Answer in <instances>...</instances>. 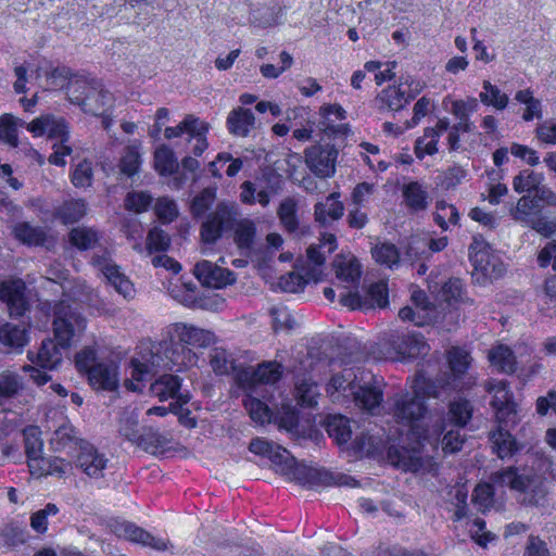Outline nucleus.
<instances>
[{
    "mask_svg": "<svg viewBox=\"0 0 556 556\" xmlns=\"http://www.w3.org/2000/svg\"><path fill=\"white\" fill-rule=\"evenodd\" d=\"M357 381L351 399L357 407L372 414L383 401V379L365 369Z\"/></svg>",
    "mask_w": 556,
    "mask_h": 556,
    "instance_id": "8",
    "label": "nucleus"
},
{
    "mask_svg": "<svg viewBox=\"0 0 556 556\" xmlns=\"http://www.w3.org/2000/svg\"><path fill=\"white\" fill-rule=\"evenodd\" d=\"M538 206L539 204L534 195L532 198L523 195L518 200L517 204L510 208V215L514 220L528 225L531 219V212Z\"/></svg>",
    "mask_w": 556,
    "mask_h": 556,
    "instance_id": "61",
    "label": "nucleus"
},
{
    "mask_svg": "<svg viewBox=\"0 0 556 556\" xmlns=\"http://www.w3.org/2000/svg\"><path fill=\"white\" fill-rule=\"evenodd\" d=\"M181 380L175 375H163L151 386L152 392L160 401H166L168 399H175L176 403L170 404L169 409L176 412L177 404L179 407L189 402L190 396L188 393L184 394L180 392Z\"/></svg>",
    "mask_w": 556,
    "mask_h": 556,
    "instance_id": "24",
    "label": "nucleus"
},
{
    "mask_svg": "<svg viewBox=\"0 0 556 556\" xmlns=\"http://www.w3.org/2000/svg\"><path fill=\"white\" fill-rule=\"evenodd\" d=\"M494 491L492 483L478 484L472 493V503L481 513H485L493 505Z\"/></svg>",
    "mask_w": 556,
    "mask_h": 556,
    "instance_id": "63",
    "label": "nucleus"
},
{
    "mask_svg": "<svg viewBox=\"0 0 556 556\" xmlns=\"http://www.w3.org/2000/svg\"><path fill=\"white\" fill-rule=\"evenodd\" d=\"M71 180L76 188H88L92 185L93 168L92 163L88 160H83L76 164L71 174Z\"/></svg>",
    "mask_w": 556,
    "mask_h": 556,
    "instance_id": "59",
    "label": "nucleus"
},
{
    "mask_svg": "<svg viewBox=\"0 0 556 556\" xmlns=\"http://www.w3.org/2000/svg\"><path fill=\"white\" fill-rule=\"evenodd\" d=\"M386 457L392 466L404 471L430 470L432 466L431 458L425 457L417 447L408 450L404 446L390 445L387 448Z\"/></svg>",
    "mask_w": 556,
    "mask_h": 556,
    "instance_id": "14",
    "label": "nucleus"
},
{
    "mask_svg": "<svg viewBox=\"0 0 556 556\" xmlns=\"http://www.w3.org/2000/svg\"><path fill=\"white\" fill-rule=\"evenodd\" d=\"M91 264L97 267L114 289L125 299H130L135 294L132 282L119 270V267L112 261L109 250L103 249L94 253L91 257Z\"/></svg>",
    "mask_w": 556,
    "mask_h": 556,
    "instance_id": "11",
    "label": "nucleus"
},
{
    "mask_svg": "<svg viewBox=\"0 0 556 556\" xmlns=\"http://www.w3.org/2000/svg\"><path fill=\"white\" fill-rule=\"evenodd\" d=\"M13 232L16 239L29 245H40L46 240V232L42 228L35 227L26 222L16 224Z\"/></svg>",
    "mask_w": 556,
    "mask_h": 556,
    "instance_id": "47",
    "label": "nucleus"
},
{
    "mask_svg": "<svg viewBox=\"0 0 556 556\" xmlns=\"http://www.w3.org/2000/svg\"><path fill=\"white\" fill-rule=\"evenodd\" d=\"M410 391L400 392L392 397V415L400 425L413 427L428 410L426 399H443L442 391L432 379L417 374L410 382Z\"/></svg>",
    "mask_w": 556,
    "mask_h": 556,
    "instance_id": "1",
    "label": "nucleus"
},
{
    "mask_svg": "<svg viewBox=\"0 0 556 556\" xmlns=\"http://www.w3.org/2000/svg\"><path fill=\"white\" fill-rule=\"evenodd\" d=\"M543 179V174L535 173L531 169H525L514 177L513 188L518 193L535 192Z\"/></svg>",
    "mask_w": 556,
    "mask_h": 556,
    "instance_id": "49",
    "label": "nucleus"
},
{
    "mask_svg": "<svg viewBox=\"0 0 556 556\" xmlns=\"http://www.w3.org/2000/svg\"><path fill=\"white\" fill-rule=\"evenodd\" d=\"M27 129L35 136L47 135L50 139H56L59 143L67 142L70 137L65 119L53 115H43L35 118L28 124Z\"/></svg>",
    "mask_w": 556,
    "mask_h": 556,
    "instance_id": "23",
    "label": "nucleus"
},
{
    "mask_svg": "<svg viewBox=\"0 0 556 556\" xmlns=\"http://www.w3.org/2000/svg\"><path fill=\"white\" fill-rule=\"evenodd\" d=\"M372 257L377 263L389 268H394L400 264V252L393 243L377 244L371 249Z\"/></svg>",
    "mask_w": 556,
    "mask_h": 556,
    "instance_id": "51",
    "label": "nucleus"
},
{
    "mask_svg": "<svg viewBox=\"0 0 556 556\" xmlns=\"http://www.w3.org/2000/svg\"><path fill=\"white\" fill-rule=\"evenodd\" d=\"M141 429L139 427V414L136 409L126 408L119 417L118 433L127 441L136 444Z\"/></svg>",
    "mask_w": 556,
    "mask_h": 556,
    "instance_id": "43",
    "label": "nucleus"
},
{
    "mask_svg": "<svg viewBox=\"0 0 556 556\" xmlns=\"http://www.w3.org/2000/svg\"><path fill=\"white\" fill-rule=\"evenodd\" d=\"M255 116L249 109L241 106L233 109L227 117V127L230 134L238 137H247L254 128Z\"/></svg>",
    "mask_w": 556,
    "mask_h": 556,
    "instance_id": "30",
    "label": "nucleus"
},
{
    "mask_svg": "<svg viewBox=\"0 0 556 556\" xmlns=\"http://www.w3.org/2000/svg\"><path fill=\"white\" fill-rule=\"evenodd\" d=\"M233 241L240 250H251L256 237V225L253 220L243 218L235 222Z\"/></svg>",
    "mask_w": 556,
    "mask_h": 556,
    "instance_id": "42",
    "label": "nucleus"
},
{
    "mask_svg": "<svg viewBox=\"0 0 556 556\" xmlns=\"http://www.w3.org/2000/svg\"><path fill=\"white\" fill-rule=\"evenodd\" d=\"M296 211V201L293 198L282 200L277 210L280 223L289 232H294L299 227Z\"/></svg>",
    "mask_w": 556,
    "mask_h": 556,
    "instance_id": "55",
    "label": "nucleus"
},
{
    "mask_svg": "<svg viewBox=\"0 0 556 556\" xmlns=\"http://www.w3.org/2000/svg\"><path fill=\"white\" fill-rule=\"evenodd\" d=\"M273 317V327L277 330H291L295 327L296 321L291 312L282 305L273 306L269 311Z\"/></svg>",
    "mask_w": 556,
    "mask_h": 556,
    "instance_id": "64",
    "label": "nucleus"
},
{
    "mask_svg": "<svg viewBox=\"0 0 556 556\" xmlns=\"http://www.w3.org/2000/svg\"><path fill=\"white\" fill-rule=\"evenodd\" d=\"M193 273L203 286L215 289L226 287L236 280L232 271L219 267L210 261H201L197 263Z\"/></svg>",
    "mask_w": 556,
    "mask_h": 556,
    "instance_id": "22",
    "label": "nucleus"
},
{
    "mask_svg": "<svg viewBox=\"0 0 556 556\" xmlns=\"http://www.w3.org/2000/svg\"><path fill=\"white\" fill-rule=\"evenodd\" d=\"M338 150L331 144H314L305 150V163L318 177H330L336 172Z\"/></svg>",
    "mask_w": 556,
    "mask_h": 556,
    "instance_id": "15",
    "label": "nucleus"
},
{
    "mask_svg": "<svg viewBox=\"0 0 556 556\" xmlns=\"http://www.w3.org/2000/svg\"><path fill=\"white\" fill-rule=\"evenodd\" d=\"M210 364L212 369L217 375H229L232 372L235 375V380L237 381V371L243 368L242 366H238L236 364V359L232 354L222 348H215L210 353Z\"/></svg>",
    "mask_w": 556,
    "mask_h": 556,
    "instance_id": "36",
    "label": "nucleus"
},
{
    "mask_svg": "<svg viewBox=\"0 0 556 556\" xmlns=\"http://www.w3.org/2000/svg\"><path fill=\"white\" fill-rule=\"evenodd\" d=\"M109 458L105 454L100 453L89 442H81L80 448L75 455V466L84 473L93 479L104 477V470L108 466Z\"/></svg>",
    "mask_w": 556,
    "mask_h": 556,
    "instance_id": "17",
    "label": "nucleus"
},
{
    "mask_svg": "<svg viewBox=\"0 0 556 556\" xmlns=\"http://www.w3.org/2000/svg\"><path fill=\"white\" fill-rule=\"evenodd\" d=\"M62 349L63 348L59 344V341L55 342L51 339H47L41 342L36 355L28 352L27 357L31 363L38 365L40 368L53 370L63 359Z\"/></svg>",
    "mask_w": 556,
    "mask_h": 556,
    "instance_id": "25",
    "label": "nucleus"
},
{
    "mask_svg": "<svg viewBox=\"0 0 556 556\" xmlns=\"http://www.w3.org/2000/svg\"><path fill=\"white\" fill-rule=\"evenodd\" d=\"M208 124L193 115H187L176 127H166L164 135L166 139H173L187 134L189 141L194 140L192 153L195 156L202 155L207 148L206 134Z\"/></svg>",
    "mask_w": 556,
    "mask_h": 556,
    "instance_id": "13",
    "label": "nucleus"
},
{
    "mask_svg": "<svg viewBox=\"0 0 556 556\" xmlns=\"http://www.w3.org/2000/svg\"><path fill=\"white\" fill-rule=\"evenodd\" d=\"M163 358L160 354L147 351L139 357L130 361V378L126 379L125 387L132 392H141L142 382L151 380L161 367Z\"/></svg>",
    "mask_w": 556,
    "mask_h": 556,
    "instance_id": "10",
    "label": "nucleus"
},
{
    "mask_svg": "<svg viewBox=\"0 0 556 556\" xmlns=\"http://www.w3.org/2000/svg\"><path fill=\"white\" fill-rule=\"evenodd\" d=\"M339 193L333 192L326 198L325 202L315 204V220L320 226H328L332 222L339 220L344 213V205L339 200Z\"/></svg>",
    "mask_w": 556,
    "mask_h": 556,
    "instance_id": "27",
    "label": "nucleus"
},
{
    "mask_svg": "<svg viewBox=\"0 0 556 556\" xmlns=\"http://www.w3.org/2000/svg\"><path fill=\"white\" fill-rule=\"evenodd\" d=\"M361 367H345L341 372L334 374L328 386L327 392L332 402H343L345 399H351L353 391L357 387L358 378L361 377Z\"/></svg>",
    "mask_w": 556,
    "mask_h": 556,
    "instance_id": "18",
    "label": "nucleus"
},
{
    "mask_svg": "<svg viewBox=\"0 0 556 556\" xmlns=\"http://www.w3.org/2000/svg\"><path fill=\"white\" fill-rule=\"evenodd\" d=\"M141 165L140 153L135 146L125 148V152L119 161L121 173L127 177H132L139 172Z\"/></svg>",
    "mask_w": 556,
    "mask_h": 556,
    "instance_id": "60",
    "label": "nucleus"
},
{
    "mask_svg": "<svg viewBox=\"0 0 556 556\" xmlns=\"http://www.w3.org/2000/svg\"><path fill=\"white\" fill-rule=\"evenodd\" d=\"M88 380L93 388L112 391L117 388V366L114 363H98L90 369Z\"/></svg>",
    "mask_w": 556,
    "mask_h": 556,
    "instance_id": "28",
    "label": "nucleus"
},
{
    "mask_svg": "<svg viewBox=\"0 0 556 556\" xmlns=\"http://www.w3.org/2000/svg\"><path fill=\"white\" fill-rule=\"evenodd\" d=\"M435 224L444 231L448 230V224L457 225L459 214L457 208L445 201H438L433 213Z\"/></svg>",
    "mask_w": 556,
    "mask_h": 556,
    "instance_id": "54",
    "label": "nucleus"
},
{
    "mask_svg": "<svg viewBox=\"0 0 556 556\" xmlns=\"http://www.w3.org/2000/svg\"><path fill=\"white\" fill-rule=\"evenodd\" d=\"M482 88L483 91L480 92L479 98L484 105L493 106L500 111L506 109L509 98L506 93L502 92L497 86L491 84L489 80H484Z\"/></svg>",
    "mask_w": 556,
    "mask_h": 556,
    "instance_id": "45",
    "label": "nucleus"
},
{
    "mask_svg": "<svg viewBox=\"0 0 556 556\" xmlns=\"http://www.w3.org/2000/svg\"><path fill=\"white\" fill-rule=\"evenodd\" d=\"M86 319L70 305L60 302L54 306L53 330L62 348H68L72 340L84 332Z\"/></svg>",
    "mask_w": 556,
    "mask_h": 556,
    "instance_id": "7",
    "label": "nucleus"
},
{
    "mask_svg": "<svg viewBox=\"0 0 556 556\" xmlns=\"http://www.w3.org/2000/svg\"><path fill=\"white\" fill-rule=\"evenodd\" d=\"M317 268L303 267L301 271H291L279 279V287L286 292H298L303 290L304 286L313 280L318 282Z\"/></svg>",
    "mask_w": 556,
    "mask_h": 556,
    "instance_id": "33",
    "label": "nucleus"
},
{
    "mask_svg": "<svg viewBox=\"0 0 556 556\" xmlns=\"http://www.w3.org/2000/svg\"><path fill=\"white\" fill-rule=\"evenodd\" d=\"M98 80L85 76L70 77L66 93L70 101L81 108L85 113L99 111L97 104L91 103V94H96Z\"/></svg>",
    "mask_w": 556,
    "mask_h": 556,
    "instance_id": "16",
    "label": "nucleus"
},
{
    "mask_svg": "<svg viewBox=\"0 0 556 556\" xmlns=\"http://www.w3.org/2000/svg\"><path fill=\"white\" fill-rule=\"evenodd\" d=\"M282 376V366L277 362H264L256 367L247 366L237 371V383L247 392H256L263 384H274Z\"/></svg>",
    "mask_w": 556,
    "mask_h": 556,
    "instance_id": "9",
    "label": "nucleus"
},
{
    "mask_svg": "<svg viewBox=\"0 0 556 556\" xmlns=\"http://www.w3.org/2000/svg\"><path fill=\"white\" fill-rule=\"evenodd\" d=\"M469 258L473 266L472 277L480 285L496 280L505 273L504 263L482 236H473Z\"/></svg>",
    "mask_w": 556,
    "mask_h": 556,
    "instance_id": "4",
    "label": "nucleus"
},
{
    "mask_svg": "<svg viewBox=\"0 0 556 556\" xmlns=\"http://www.w3.org/2000/svg\"><path fill=\"white\" fill-rule=\"evenodd\" d=\"M25 452L28 458V466L31 472L39 465L42 457L43 442L38 428L31 427L24 431Z\"/></svg>",
    "mask_w": 556,
    "mask_h": 556,
    "instance_id": "40",
    "label": "nucleus"
},
{
    "mask_svg": "<svg viewBox=\"0 0 556 556\" xmlns=\"http://www.w3.org/2000/svg\"><path fill=\"white\" fill-rule=\"evenodd\" d=\"M441 134L435 128L428 127L424 131V136L419 137L415 143V154L421 160L426 154L433 155L438 152V141Z\"/></svg>",
    "mask_w": 556,
    "mask_h": 556,
    "instance_id": "52",
    "label": "nucleus"
},
{
    "mask_svg": "<svg viewBox=\"0 0 556 556\" xmlns=\"http://www.w3.org/2000/svg\"><path fill=\"white\" fill-rule=\"evenodd\" d=\"M334 267L337 278L344 282L355 283L361 277V265L355 258L336 261Z\"/></svg>",
    "mask_w": 556,
    "mask_h": 556,
    "instance_id": "58",
    "label": "nucleus"
},
{
    "mask_svg": "<svg viewBox=\"0 0 556 556\" xmlns=\"http://www.w3.org/2000/svg\"><path fill=\"white\" fill-rule=\"evenodd\" d=\"M249 450L254 454L267 456L283 475H289L293 469L294 458L280 445L256 438L250 442Z\"/></svg>",
    "mask_w": 556,
    "mask_h": 556,
    "instance_id": "19",
    "label": "nucleus"
},
{
    "mask_svg": "<svg viewBox=\"0 0 556 556\" xmlns=\"http://www.w3.org/2000/svg\"><path fill=\"white\" fill-rule=\"evenodd\" d=\"M175 336L184 344L182 351H185V345L205 348L214 341L213 332L187 324H176Z\"/></svg>",
    "mask_w": 556,
    "mask_h": 556,
    "instance_id": "26",
    "label": "nucleus"
},
{
    "mask_svg": "<svg viewBox=\"0 0 556 556\" xmlns=\"http://www.w3.org/2000/svg\"><path fill=\"white\" fill-rule=\"evenodd\" d=\"M337 248V239L334 235L325 233L318 245H311L307 249V261L313 264L312 268H317L319 280L321 279V266L326 260V253H332Z\"/></svg>",
    "mask_w": 556,
    "mask_h": 556,
    "instance_id": "32",
    "label": "nucleus"
},
{
    "mask_svg": "<svg viewBox=\"0 0 556 556\" xmlns=\"http://www.w3.org/2000/svg\"><path fill=\"white\" fill-rule=\"evenodd\" d=\"M318 387L311 378H298L295 382V399L302 406L313 407L317 404Z\"/></svg>",
    "mask_w": 556,
    "mask_h": 556,
    "instance_id": "46",
    "label": "nucleus"
},
{
    "mask_svg": "<svg viewBox=\"0 0 556 556\" xmlns=\"http://www.w3.org/2000/svg\"><path fill=\"white\" fill-rule=\"evenodd\" d=\"M402 193L404 202L410 211L420 212L428 207V192L418 181L405 184L402 187Z\"/></svg>",
    "mask_w": 556,
    "mask_h": 556,
    "instance_id": "37",
    "label": "nucleus"
},
{
    "mask_svg": "<svg viewBox=\"0 0 556 556\" xmlns=\"http://www.w3.org/2000/svg\"><path fill=\"white\" fill-rule=\"evenodd\" d=\"M115 532L118 536H123L126 540L141 544L143 546H149L155 551L163 552L172 547L169 540L154 536L147 532L144 529L128 521L118 523L115 528Z\"/></svg>",
    "mask_w": 556,
    "mask_h": 556,
    "instance_id": "21",
    "label": "nucleus"
},
{
    "mask_svg": "<svg viewBox=\"0 0 556 556\" xmlns=\"http://www.w3.org/2000/svg\"><path fill=\"white\" fill-rule=\"evenodd\" d=\"M167 443L168 439L157 430L151 427H142L139 439L135 445L144 451L153 452L154 450L166 446Z\"/></svg>",
    "mask_w": 556,
    "mask_h": 556,
    "instance_id": "57",
    "label": "nucleus"
},
{
    "mask_svg": "<svg viewBox=\"0 0 556 556\" xmlns=\"http://www.w3.org/2000/svg\"><path fill=\"white\" fill-rule=\"evenodd\" d=\"M28 342L24 326L5 323L0 326V343L10 350L21 351Z\"/></svg>",
    "mask_w": 556,
    "mask_h": 556,
    "instance_id": "34",
    "label": "nucleus"
},
{
    "mask_svg": "<svg viewBox=\"0 0 556 556\" xmlns=\"http://www.w3.org/2000/svg\"><path fill=\"white\" fill-rule=\"evenodd\" d=\"M484 389L488 393L493 394L491 404L496 410L500 424H515L517 410L508 382L492 379L485 382Z\"/></svg>",
    "mask_w": 556,
    "mask_h": 556,
    "instance_id": "12",
    "label": "nucleus"
},
{
    "mask_svg": "<svg viewBox=\"0 0 556 556\" xmlns=\"http://www.w3.org/2000/svg\"><path fill=\"white\" fill-rule=\"evenodd\" d=\"M492 448L501 459L511 457L519 450L516 440L508 430L498 427L497 431L491 433Z\"/></svg>",
    "mask_w": 556,
    "mask_h": 556,
    "instance_id": "39",
    "label": "nucleus"
},
{
    "mask_svg": "<svg viewBox=\"0 0 556 556\" xmlns=\"http://www.w3.org/2000/svg\"><path fill=\"white\" fill-rule=\"evenodd\" d=\"M489 361L493 367L504 374L516 371L517 362L514 352L506 345L498 344L489 351Z\"/></svg>",
    "mask_w": 556,
    "mask_h": 556,
    "instance_id": "38",
    "label": "nucleus"
},
{
    "mask_svg": "<svg viewBox=\"0 0 556 556\" xmlns=\"http://www.w3.org/2000/svg\"><path fill=\"white\" fill-rule=\"evenodd\" d=\"M386 358L402 361L426 355L430 348L425 338L416 332H391L380 342Z\"/></svg>",
    "mask_w": 556,
    "mask_h": 556,
    "instance_id": "5",
    "label": "nucleus"
},
{
    "mask_svg": "<svg viewBox=\"0 0 556 556\" xmlns=\"http://www.w3.org/2000/svg\"><path fill=\"white\" fill-rule=\"evenodd\" d=\"M376 101L380 110L387 109L390 111H400L409 102L406 89L402 88L401 84L384 88L377 96Z\"/></svg>",
    "mask_w": 556,
    "mask_h": 556,
    "instance_id": "35",
    "label": "nucleus"
},
{
    "mask_svg": "<svg viewBox=\"0 0 556 556\" xmlns=\"http://www.w3.org/2000/svg\"><path fill=\"white\" fill-rule=\"evenodd\" d=\"M490 482L496 486H508L510 490L520 493V502L526 506H544L546 503L547 489L543 476L533 470L520 471L519 468L509 466L492 472Z\"/></svg>",
    "mask_w": 556,
    "mask_h": 556,
    "instance_id": "2",
    "label": "nucleus"
},
{
    "mask_svg": "<svg viewBox=\"0 0 556 556\" xmlns=\"http://www.w3.org/2000/svg\"><path fill=\"white\" fill-rule=\"evenodd\" d=\"M60 513L59 507L53 503H48L43 508L36 510L30 515V528L37 534H45L48 531L49 518L55 517Z\"/></svg>",
    "mask_w": 556,
    "mask_h": 556,
    "instance_id": "50",
    "label": "nucleus"
},
{
    "mask_svg": "<svg viewBox=\"0 0 556 556\" xmlns=\"http://www.w3.org/2000/svg\"><path fill=\"white\" fill-rule=\"evenodd\" d=\"M238 211L236 205L218 203L214 211L210 212L200 228L201 240L206 244L216 243L224 231L232 229Z\"/></svg>",
    "mask_w": 556,
    "mask_h": 556,
    "instance_id": "6",
    "label": "nucleus"
},
{
    "mask_svg": "<svg viewBox=\"0 0 556 556\" xmlns=\"http://www.w3.org/2000/svg\"><path fill=\"white\" fill-rule=\"evenodd\" d=\"M87 213V203L83 199L70 200L59 208V217L64 224H74Z\"/></svg>",
    "mask_w": 556,
    "mask_h": 556,
    "instance_id": "56",
    "label": "nucleus"
},
{
    "mask_svg": "<svg viewBox=\"0 0 556 556\" xmlns=\"http://www.w3.org/2000/svg\"><path fill=\"white\" fill-rule=\"evenodd\" d=\"M255 392H248L243 399V406L249 413L251 419L257 424L264 425L271 419V412L267 404L254 396Z\"/></svg>",
    "mask_w": 556,
    "mask_h": 556,
    "instance_id": "44",
    "label": "nucleus"
},
{
    "mask_svg": "<svg viewBox=\"0 0 556 556\" xmlns=\"http://www.w3.org/2000/svg\"><path fill=\"white\" fill-rule=\"evenodd\" d=\"M68 242L79 251L96 249L102 239L101 232L88 226H77L70 230Z\"/></svg>",
    "mask_w": 556,
    "mask_h": 556,
    "instance_id": "29",
    "label": "nucleus"
},
{
    "mask_svg": "<svg viewBox=\"0 0 556 556\" xmlns=\"http://www.w3.org/2000/svg\"><path fill=\"white\" fill-rule=\"evenodd\" d=\"M25 283L21 279L3 281L0 285V300L8 306L11 317H20L28 309Z\"/></svg>",
    "mask_w": 556,
    "mask_h": 556,
    "instance_id": "20",
    "label": "nucleus"
},
{
    "mask_svg": "<svg viewBox=\"0 0 556 556\" xmlns=\"http://www.w3.org/2000/svg\"><path fill=\"white\" fill-rule=\"evenodd\" d=\"M81 442L86 441L78 438L75 428L67 424L60 426L50 439L54 451L70 450L72 452H78Z\"/></svg>",
    "mask_w": 556,
    "mask_h": 556,
    "instance_id": "31",
    "label": "nucleus"
},
{
    "mask_svg": "<svg viewBox=\"0 0 556 556\" xmlns=\"http://www.w3.org/2000/svg\"><path fill=\"white\" fill-rule=\"evenodd\" d=\"M320 113L325 121L323 122L324 130L327 134H339L345 132L348 130V125H339L332 126L330 123L334 122L330 118L331 115L336 117L337 121H343L346 118V111L339 104H329L323 106L320 109Z\"/></svg>",
    "mask_w": 556,
    "mask_h": 556,
    "instance_id": "53",
    "label": "nucleus"
},
{
    "mask_svg": "<svg viewBox=\"0 0 556 556\" xmlns=\"http://www.w3.org/2000/svg\"><path fill=\"white\" fill-rule=\"evenodd\" d=\"M326 430L339 445L345 444L352 435L351 420L342 415H331L327 418Z\"/></svg>",
    "mask_w": 556,
    "mask_h": 556,
    "instance_id": "41",
    "label": "nucleus"
},
{
    "mask_svg": "<svg viewBox=\"0 0 556 556\" xmlns=\"http://www.w3.org/2000/svg\"><path fill=\"white\" fill-rule=\"evenodd\" d=\"M154 166L160 175L167 176L177 172L179 165L173 150L161 146L154 153Z\"/></svg>",
    "mask_w": 556,
    "mask_h": 556,
    "instance_id": "48",
    "label": "nucleus"
},
{
    "mask_svg": "<svg viewBox=\"0 0 556 556\" xmlns=\"http://www.w3.org/2000/svg\"><path fill=\"white\" fill-rule=\"evenodd\" d=\"M472 408L466 400H457L450 403L448 415L451 421L458 427H464L471 418Z\"/></svg>",
    "mask_w": 556,
    "mask_h": 556,
    "instance_id": "62",
    "label": "nucleus"
},
{
    "mask_svg": "<svg viewBox=\"0 0 556 556\" xmlns=\"http://www.w3.org/2000/svg\"><path fill=\"white\" fill-rule=\"evenodd\" d=\"M470 362L471 357L464 349L451 348L447 351L448 371L441 374L434 380L444 400L454 392L470 389L476 383L475 377L468 371Z\"/></svg>",
    "mask_w": 556,
    "mask_h": 556,
    "instance_id": "3",
    "label": "nucleus"
}]
</instances>
